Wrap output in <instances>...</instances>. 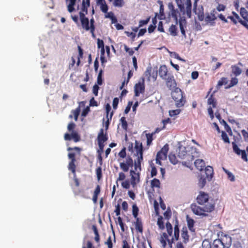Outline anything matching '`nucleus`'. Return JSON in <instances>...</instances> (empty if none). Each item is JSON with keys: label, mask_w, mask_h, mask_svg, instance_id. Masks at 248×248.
Segmentation results:
<instances>
[{"label": "nucleus", "mask_w": 248, "mask_h": 248, "mask_svg": "<svg viewBox=\"0 0 248 248\" xmlns=\"http://www.w3.org/2000/svg\"><path fill=\"white\" fill-rule=\"evenodd\" d=\"M196 200L197 202L202 206H198L195 203L190 205V208L195 215L206 217L207 216L208 213L215 210V204L212 200L210 201L208 194L201 191Z\"/></svg>", "instance_id": "nucleus-1"}, {"label": "nucleus", "mask_w": 248, "mask_h": 248, "mask_svg": "<svg viewBox=\"0 0 248 248\" xmlns=\"http://www.w3.org/2000/svg\"><path fill=\"white\" fill-rule=\"evenodd\" d=\"M166 232L160 234L159 241L161 244L162 248H166L167 243L170 248H172V244L174 241H178L180 236V230L179 221L176 219L174 226V233L172 236L173 228L171 223L168 221L166 223Z\"/></svg>", "instance_id": "nucleus-2"}, {"label": "nucleus", "mask_w": 248, "mask_h": 248, "mask_svg": "<svg viewBox=\"0 0 248 248\" xmlns=\"http://www.w3.org/2000/svg\"><path fill=\"white\" fill-rule=\"evenodd\" d=\"M199 154L196 147L187 146L179 147L178 156L181 159H186L187 163H189L192 162L195 157H197Z\"/></svg>", "instance_id": "nucleus-3"}, {"label": "nucleus", "mask_w": 248, "mask_h": 248, "mask_svg": "<svg viewBox=\"0 0 248 248\" xmlns=\"http://www.w3.org/2000/svg\"><path fill=\"white\" fill-rule=\"evenodd\" d=\"M79 19L81 23V27L83 29L86 31H90L92 36L95 37L94 31L95 27L94 25V20L93 18L90 19V21L88 17L85 16L84 13H79Z\"/></svg>", "instance_id": "nucleus-4"}, {"label": "nucleus", "mask_w": 248, "mask_h": 248, "mask_svg": "<svg viewBox=\"0 0 248 248\" xmlns=\"http://www.w3.org/2000/svg\"><path fill=\"white\" fill-rule=\"evenodd\" d=\"M172 99L175 101V105L177 108H181L184 106L186 100L183 96L182 91L179 88H175L171 92Z\"/></svg>", "instance_id": "nucleus-5"}, {"label": "nucleus", "mask_w": 248, "mask_h": 248, "mask_svg": "<svg viewBox=\"0 0 248 248\" xmlns=\"http://www.w3.org/2000/svg\"><path fill=\"white\" fill-rule=\"evenodd\" d=\"M76 127V124L71 122L69 123L67 126V129L69 132H71V134L69 133H65L64 136V139L65 140H73L74 142H77L80 140L81 138L78 133L74 131V129Z\"/></svg>", "instance_id": "nucleus-6"}, {"label": "nucleus", "mask_w": 248, "mask_h": 248, "mask_svg": "<svg viewBox=\"0 0 248 248\" xmlns=\"http://www.w3.org/2000/svg\"><path fill=\"white\" fill-rule=\"evenodd\" d=\"M169 149V145L166 144L161 150L157 152L155 159L156 164L162 165L161 161L166 159Z\"/></svg>", "instance_id": "nucleus-7"}, {"label": "nucleus", "mask_w": 248, "mask_h": 248, "mask_svg": "<svg viewBox=\"0 0 248 248\" xmlns=\"http://www.w3.org/2000/svg\"><path fill=\"white\" fill-rule=\"evenodd\" d=\"M145 91L144 80L143 79L142 82H139L134 86V95L139 96L140 93H143Z\"/></svg>", "instance_id": "nucleus-8"}, {"label": "nucleus", "mask_w": 248, "mask_h": 248, "mask_svg": "<svg viewBox=\"0 0 248 248\" xmlns=\"http://www.w3.org/2000/svg\"><path fill=\"white\" fill-rule=\"evenodd\" d=\"M133 166V161L130 156H128L126 159L125 162H120V167L124 171L127 172L128 171L130 167H132Z\"/></svg>", "instance_id": "nucleus-9"}, {"label": "nucleus", "mask_w": 248, "mask_h": 248, "mask_svg": "<svg viewBox=\"0 0 248 248\" xmlns=\"http://www.w3.org/2000/svg\"><path fill=\"white\" fill-rule=\"evenodd\" d=\"M234 152L237 155H241V158L245 161H248L247 155L245 150H240L234 142H232Z\"/></svg>", "instance_id": "nucleus-10"}, {"label": "nucleus", "mask_w": 248, "mask_h": 248, "mask_svg": "<svg viewBox=\"0 0 248 248\" xmlns=\"http://www.w3.org/2000/svg\"><path fill=\"white\" fill-rule=\"evenodd\" d=\"M234 152L237 155H241V158L245 161H248L247 155L245 150H240L234 142H232Z\"/></svg>", "instance_id": "nucleus-11"}, {"label": "nucleus", "mask_w": 248, "mask_h": 248, "mask_svg": "<svg viewBox=\"0 0 248 248\" xmlns=\"http://www.w3.org/2000/svg\"><path fill=\"white\" fill-rule=\"evenodd\" d=\"M164 79L166 80V86L170 90H172L173 89L177 88V84L173 75H169L166 78Z\"/></svg>", "instance_id": "nucleus-12"}, {"label": "nucleus", "mask_w": 248, "mask_h": 248, "mask_svg": "<svg viewBox=\"0 0 248 248\" xmlns=\"http://www.w3.org/2000/svg\"><path fill=\"white\" fill-rule=\"evenodd\" d=\"M130 175L131 176V184L133 187H134L137 183H139L140 181V172H136V171L131 170L130 171Z\"/></svg>", "instance_id": "nucleus-13"}, {"label": "nucleus", "mask_w": 248, "mask_h": 248, "mask_svg": "<svg viewBox=\"0 0 248 248\" xmlns=\"http://www.w3.org/2000/svg\"><path fill=\"white\" fill-rule=\"evenodd\" d=\"M108 137L107 133H104V130L103 128L100 129L97 136L98 143H104L108 140Z\"/></svg>", "instance_id": "nucleus-14"}, {"label": "nucleus", "mask_w": 248, "mask_h": 248, "mask_svg": "<svg viewBox=\"0 0 248 248\" xmlns=\"http://www.w3.org/2000/svg\"><path fill=\"white\" fill-rule=\"evenodd\" d=\"M181 234L183 243L184 244L187 243L189 240V235H188L187 228L186 226L183 227Z\"/></svg>", "instance_id": "nucleus-15"}, {"label": "nucleus", "mask_w": 248, "mask_h": 248, "mask_svg": "<svg viewBox=\"0 0 248 248\" xmlns=\"http://www.w3.org/2000/svg\"><path fill=\"white\" fill-rule=\"evenodd\" d=\"M219 240L227 248H229L232 244V238L228 235H224Z\"/></svg>", "instance_id": "nucleus-16"}, {"label": "nucleus", "mask_w": 248, "mask_h": 248, "mask_svg": "<svg viewBox=\"0 0 248 248\" xmlns=\"http://www.w3.org/2000/svg\"><path fill=\"white\" fill-rule=\"evenodd\" d=\"M217 19L214 11L211 12L210 14H208L205 17V21L207 23H210V25L214 26L215 25L214 21Z\"/></svg>", "instance_id": "nucleus-17"}, {"label": "nucleus", "mask_w": 248, "mask_h": 248, "mask_svg": "<svg viewBox=\"0 0 248 248\" xmlns=\"http://www.w3.org/2000/svg\"><path fill=\"white\" fill-rule=\"evenodd\" d=\"M159 75L162 79H165L168 77V70L166 65L160 66L159 69Z\"/></svg>", "instance_id": "nucleus-18"}, {"label": "nucleus", "mask_w": 248, "mask_h": 248, "mask_svg": "<svg viewBox=\"0 0 248 248\" xmlns=\"http://www.w3.org/2000/svg\"><path fill=\"white\" fill-rule=\"evenodd\" d=\"M187 225L189 230L191 232H194L195 229L194 228L195 221L193 219L190 218L188 215L186 217Z\"/></svg>", "instance_id": "nucleus-19"}, {"label": "nucleus", "mask_w": 248, "mask_h": 248, "mask_svg": "<svg viewBox=\"0 0 248 248\" xmlns=\"http://www.w3.org/2000/svg\"><path fill=\"white\" fill-rule=\"evenodd\" d=\"M90 0H82L81 11L79 14L84 13L86 15L88 14V7L90 6Z\"/></svg>", "instance_id": "nucleus-20"}, {"label": "nucleus", "mask_w": 248, "mask_h": 248, "mask_svg": "<svg viewBox=\"0 0 248 248\" xmlns=\"http://www.w3.org/2000/svg\"><path fill=\"white\" fill-rule=\"evenodd\" d=\"M135 149L136 155H143V147L141 143L136 140Z\"/></svg>", "instance_id": "nucleus-21"}, {"label": "nucleus", "mask_w": 248, "mask_h": 248, "mask_svg": "<svg viewBox=\"0 0 248 248\" xmlns=\"http://www.w3.org/2000/svg\"><path fill=\"white\" fill-rule=\"evenodd\" d=\"M205 173L206 178L208 181H210L213 175V168L211 166H207L205 168Z\"/></svg>", "instance_id": "nucleus-22"}, {"label": "nucleus", "mask_w": 248, "mask_h": 248, "mask_svg": "<svg viewBox=\"0 0 248 248\" xmlns=\"http://www.w3.org/2000/svg\"><path fill=\"white\" fill-rule=\"evenodd\" d=\"M196 168L199 170H202L205 168V162L202 159H197L194 162Z\"/></svg>", "instance_id": "nucleus-23"}, {"label": "nucleus", "mask_w": 248, "mask_h": 248, "mask_svg": "<svg viewBox=\"0 0 248 248\" xmlns=\"http://www.w3.org/2000/svg\"><path fill=\"white\" fill-rule=\"evenodd\" d=\"M186 11L187 16L190 18L191 16L192 3L191 0H186Z\"/></svg>", "instance_id": "nucleus-24"}, {"label": "nucleus", "mask_w": 248, "mask_h": 248, "mask_svg": "<svg viewBox=\"0 0 248 248\" xmlns=\"http://www.w3.org/2000/svg\"><path fill=\"white\" fill-rule=\"evenodd\" d=\"M136 221L135 222V227L137 231L142 233L143 232V225L141 219L139 218H136Z\"/></svg>", "instance_id": "nucleus-25"}, {"label": "nucleus", "mask_w": 248, "mask_h": 248, "mask_svg": "<svg viewBox=\"0 0 248 248\" xmlns=\"http://www.w3.org/2000/svg\"><path fill=\"white\" fill-rule=\"evenodd\" d=\"M100 191H101L100 186L99 185H97V186L95 187V189L94 191L93 195V196L92 200H93V201L94 203H96V202H97L98 196L99 193H100Z\"/></svg>", "instance_id": "nucleus-26"}, {"label": "nucleus", "mask_w": 248, "mask_h": 248, "mask_svg": "<svg viewBox=\"0 0 248 248\" xmlns=\"http://www.w3.org/2000/svg\"><path fill=\"white\" fill-rule=\"evenodd\" d=\"M232 72L236 77L242 73V69L237 65H232L231 66Z\"/></svg>", "instance_id": "nucleus-27"}, {"label": "nucleus", "mask_w": 248, "mask_h": 248, "mask_svg": "<svg viewBox=\"0 0 248 248\" xmlns=\"http://www.w3.org/2000/svg\"><path fill=\"white\" fill-rule=\"evenodd\" d=\"M207 103L209 105H211L212 108H216L217 105V102L216 99L214 97L213 94H211L208 99Z\"/></svg>", "instance_id": "nucleus-28"}, {"label": "nucleus", "mask_w": 248, "mask_h": 248, "mask_svg": "<svg viewBox=\"0 0 248 248\" xmlns=\"http://www.w3.org/2000/svg\"><path fill=\"white\" fill-rule=\"evenodd\" d=\"M69 2L68 5L67 6L68 11L71 13L73 12L75 10L74 6L76 4V2L77 0H66Z\"/></svg>", "instance_id": "nucleus-29"}, {"label": "nucleus", "mask_w": 248, "mask_h": 248, "mask_svg": "<svg viewBox=\"0 0 248 248\" xmlns=\"http://www.w3.org/2000/svg\"><path fill=\"white\" fill-rule=\"evenodd\" d=\"M213 248H226L222 242L220 241L219 239H216L213 243Z\"/></svg>", "instance_id": "nucleus-30"}, {"label": "nucleus", "mask_w": 248, "mask_h": 248, "mask_svg": "<svg viewBox=\"0 0 248 248\" xmlns=\"http://www.w3.org/2000/svg\"><path fill=\"white\" fill-rule=\"evenodd\" d=\"M171 7H172V9H171V16L173 18L177 24L178 23V14L179 12L177 10L174 9L173 5H171Z\"/></svg>", "instance_id": "nucleus-31"}, {"label": "nucleus", "mask_w": 248, "mask_h": 248, "mask_svg": "<svg viewBox=\"0 0 248 248\" xmlns=\"http://www.w3.org/2000/svg\"><path fill=\"white\" fill-rule=\"evenodd\" d=\"M157 225L160 230H163L165 228L163 217L160 216L157 219Z\"/></svg>", "instance_id": "nucleus-32"}, {"label": "nucleus", "mask_w": 248, "mask_h": 248, "mask_svg": "<svg viewBox=\"0 0 248 248\" xmlns=\"http://www.w3.org/2000/svg\"><path fill=\"white\" fill-rule=\"evenodd\" d=\"M160 186V181L154 178L153 179L151 182V186L152 188H159Z\"/></svg>", "instance_id": "nucleus-33"}, {"label": "nucleus", "mask_w": 248, "mask_h": 248, "mask_svg": "<svg viewBox=\"0 0 248 248\" xmlns=\"http://www.w3.org/2000/svg\"><path fill=\"white\" fill-rule=\"evenodd\" d=\"M186 23V21L185 19H181L179 21V25L180 29L181 30V32L183 35L186 36V32L184 28L183 24H185Z\"/></svg>", "instance_id": "nucleus-34"}, {"label": "nucleus", "mask_w": 248, "mask_h": 248, "mask_svg": "<svg viewBox=\"0 0 248 248\" xmlns=\"http://www.w3.org/2000/svg\"><path fill=\"white\" fill-rule=\"evenodd\" d=\"M169 31L170 34L171 35H172L173 36H175L177 35V28L176 26V25H171L170 26V27Z\"/></svg>", "instance_id": "nucleus-35"}, {"label": "nucleus", "mask_w": 248, "mask_h": 248, "mask_svg": "<svg viewBox=\"0 0 248 248\" xmlns=\"http://www.w3.org/2000/svg\"><path fill=\"white\" fill-rule=\"evenodd\" d=\"M157 18L159 19L162 20L165 18V14L164 13V6L163 4H161L159 8V14H157Z\"/></svg>", "instance_id": "nucleus-36"}, {"label": "nucleus", "mask_w": 248, "mask_h": 248, "mask_svg": "<svg viewBox=\"0 0 248 248\" xmlns=\"http://www.w3.org/2000/svg\"><path fill=\"white\" fill-rule=\"evenodd\" d=\"M80 112V108L79 107H78L74 110H72L71 113L73 114L75 120L77 121L78 120V116Z\"/></svg>", "instance_id": "nucleus-37"}, {"label": "nucleus", "mask_w": 248, "mask_h": 248, "mask_svg": "<svg viewBox=\"0 0 248 248\" xmlns=\"http://www.w3.org/2000/svg\"><path fill=\"white\" fill-rule=\"evenodd\" d=\"M75 162V161H71L68 165V169L72 172L74 175H75L76 174V168Z\"/></svg>", "instance_id": "nucleus-38"}, {"label": "nucleus", "mask_w": 248, "mask_h": 248, "mask_svg": "<svg viewBox=\"0 0 248 248\" xmlns=\"http://www.w3.org/2000/svg\"><path fill=\"white\" fill-rule=\"evenodd\" d=\"M120 122L121 124L122 127L123 129L126 130L127 129L128 124L124 117H122L120 119Z\"/></svg>", "instance_id": "nucleus-39"}, {"label": "nucleus", "mask_w": 248, "mask_h": 248, "mask_svg": "<svg viewBox=\"0 0 248 248\" xmlns=\"http://www.w3.org/2000/svg\"><path fill=\"white\" fill-rule=\"evenodd\" d=\"M206 179L207 178L206 177H204V176H201L199 179L198 185L201 188H202L204 186L206 183Z\"/></svg>", "instance_id": "nucleus-40"}, {"label": "nucleus", "mask_w": 248, "mask_h": 248, "mask_svg": "<svg viewBox=\"0 0 248 248\" xmlns=\"http://www.w3.org/2000/svg\"><path fill=\"white\" fill-rule=\"evenodd\" d=\"M155 134V133H148L146 134L147 138V145L150 146L153 140V136Z\"/></svg>", "instance_id": "nucleus-41"}, {"label": "nucleus", "mask_w": 248, "mask_h": 248, "mask_svg": "<svg viewBox=\"0 0 248 248\" xmlns=\"http://www.w3.org/2000/svg\"><path fill=\"white\" fill-rule=\"evenodd\" d=\"M169 158L170 161L173 164H176L178 162L177 157L174 154H173L172 153L170 154V155H169Z\"/></svg>", "instance_id": "nucleus-42"}, {"label": "nucleus", "mask_w": 248, "mask_h": 248, "mask_svg": "<svg viewBox=\"0 0 248 248\" xmlns=\"http://www.w3.org/2000/svg\"><path fill=\"white\" fill-rule=\"evenodd\" d=\"M223 170L227 174L228 179L232 182H233L235 180L234 176L232 174V172L223 168Z\"/></svg>", "instance_id": "nucleus-43"}, {"label": "nucleus", "mask_w": 248, "mask_h": 248, "mask_svg": "<svg viewBox=\"0 0 248 248\" xmlns=\"http://www.w3.org/2000/svg\"><path fill=\"white\" fill-rule=\"evenodd\" d=\"M175 1L180 10L182 12H184L185 6L183 3L182 0H175Z\"/></svg>", "instance_id": "nucleus-44"}, {"label": "nucleus", "mask_w": 248, "mask_h": 248, "mask_svg": "<svg viewBox=\"0 0 248 248\" xmlns=\"http://www.w3.org/2000/svg\"><path fill=\"white\" fill-rule=\"evenodd\" d=\"M139 212V208L136 204H133L132 206V214L135 218H137Z\"/></svg>", "instance_id": "nucleus-45"}, {"label": "nucleus", "mask_w": 248, "mask_h": 248, "mask_svg": "<svg viewBox=\"0 0 248 248\" xmlns=\"http://www.w3.org/2000/svg\"><path fill=\"white\" fill-rule=\"evenodd\" d=\"M151 17L148 16L145 20H140L139 21V27H142L144 25H145L148 23V22L150 21Z\"/></svg>", "instance_id": "nucleus-46"}, {"label": "nucleus", "mask_w": 248, "mask_h": 248, "mask_svg": "<svg viewBox=\"0 0 248 248\" xmlns=\"http://www.w3.org/2000/svg\"><path fill=\"white\" fill-rule=\"evenodd\" d=\"M221 137H222V139L223 140L224 142L230 143L229 138L225 132L222 131Z\"/></svg>", "instance_id": "nucleus-47"}, {"label": "nucleus", "mask_w": 248, "mask_h": 248, "mask_svg": "<svg viewBox=\"0 0 248 248\" xmlns=\"http://www.w3.org/2000/svg\"><path fill=\"white\" fill-rule=\"evenodd\" d=\"M103 73V70L100 69L99 72V74L97 76V83L98 85H101L102 84V75Z\"/></svg>", "instance_id": "nucleus-48"}, {"label": "nucleus", "mask_w": 248, "mask_h": 248, "mask_svg": "<svg viewBox=\"0 0 248 248\" xmlns=\"http://www.w3.org/2000/svg\"><path fill=\"white\" fill-rule=\"evenodd\" d=\"M78 61L77 62V65H78L80 63V59L82 58L83 52V50L80 46H78Z\"/></svg>", "instance_id": "nucleus-49"}, {"label": "nucleus", "mask_w": 248, "mask_h": 248, "mask_svg": "<svg viewBox=\"0 0 248 248\" xmlns=\"http://www.w3.org/2000/svg\"><path fill=\"white\" fill-rule=\"evenodd\" d=\"M165 218L169 220L171 216V212L170 208H168L164 213Z\"/></svg>", "instance_id": "nucleus-50"}, {"label": "nucleus", "mask_w": 248, "mask_h": 248, "mask_svg": "<svg viewBox=\"0 0 248 248\" xmlns=\"http://www.w3.org/2000/svg\"><path fill=\"white\" fill-rule=\"evenodd\" d=\"M105 244L108 246V248H113L112 240L110 235L108 238V239Z\"/></svg>", "instance_id": "nucleus-51"}, {"label": "nucleus", "mask_w": 248, "mask_h": 248, "mask_svg": "<svg viewBox=\"0 0 248 248\" xmlns=\"http://www.w3.org/2000/svg\"><path fill=\"white\" fill-rule=\"evenodd\" d=\"M100 6L101 10L104 13H107L108 10V6L106 4V2L101 4L99 5Z\"/></svg>", "instance_id": "nucleus-52"}, {"label": "nucleus", "mask_w": 248, "mask_h": 248, "mask_svg": "<svg viewBox=\"0 0 248 248\" xmlns=\"http://www.w3.org/2000/svg\"><path fill=\"white\" fill-rule=\"evenodd\" d=\"M96 174L97 175V178L98 180H100L101 178L102 175V169L100 167H98L96 169Z\"/></svg>", "instance_id": "nucleus-53"}, {"label": "nucleus", "mask_w": 248, "mask_h": 248, "mask_svg": "<svg viewBox=\"0 0 248 248\" xmlns=\"http://www.w3.org/2000/svg\"><path fill=\"white\" fill-rule=\"evenodd\" d=\"M227 79L226 78H222L217 83V85L221 86L223 85H226L227 83Z\"/></svg>", "instance_id": "nucleus-54"}, {"label": "nucleus", "mask_w": 248, "mask_h": 248, "mask_svg": "<svg viewBox=\"0 0 248 248\" xmlns=\"http://www.w3.org/2000/svg\"><path fill=\"white\" fill-rule=\"evenodd\" d=\"M118 155L120 157L124 158L126 156V149L125 147H124L121 151L119 153Z\"/></svg>", "instance_id": "nucleus-55"}, {"label": "nucleus", "mask_w": 248, "mask_h": 248, "mask_svg": "<svg viewBox=\"0 0 248 248\" xmlns=\"http://www.w3.org/2000/svg\"><path fill=\"white\" fill-rule=\"evenodd\" d=\"M124 3L123 0H114L113 5L117 7H122Z\"/></svg>", "instance_id": "nucleus-56"}, {"label": "nucleus", "mask_w": 248, "mask_h": 248, "mask_svg": "<svg viewBox=\"0 0 248 248\" xmlns=\"http://www.w3.org/2000/svg\"><path fill=\"white\" fill-rule=\"evenodd\" d=\"M71 18L73 21L77 24L78 26L80 25V22L79 21L78 17L77 15H71Z\"/></svg>", "instance_id": "nucleus-57"}, {"label": "nucleus", "mask_w": 248, "mask_h": 248, "mask_svg": "<svg viewBox=\"0 0 248 248\" xmlns=\"http://www.w3.org/2000/svg\"><path fill=\"white\" fill-rule=\"evenodd\" d=\"M132 104H133L132 101H129L128 102V104H127V106L126 107L124 111L125 114H127L130 111L131 107L132 105Z\"/></svg>", "instance_id": "nucleus-58"}, {"label": "nucleus", "mask_w": 248, "mask_h": 248, "mask_svg": "<svg viewBox=\"0 0 248 248\" xmlns=\"http://www.w3.org/2000/svg\"><path fill=\"white\" fill-rule=\"evenodd\" d=\"M124 50L129 53L130 56H132L134 53V51L132 48H129L126 45L124 46Z\"/></svg>", "instance_id": "nucleus-59"}, {"label": "nucleus", "mask_w": 248, "mask_h": 248, "mask_svg": "<svg viewBox=\"0 0 248 248\" xmlns=\"http://www.w3.org/2000/svg\"><path fill=\"white\" fill-rule=\"evenodd\" d=\"M238 79L236 78H232L229 85V87H232L238 83Z\"/></svg>", "instance_id": "nucleus-60"}, {"label": "nucleus", "mask_w": 248, "mask_h": 248, "mask_svg": "<svg viewBox=\"0 0 248 248\" xmlns=\"http://www.w3.org/2000/svg\"><path fill=\"white\" fill-rule=\"evenodd\" d=\"M119 103V99L117 97H115L113 99L112 106L114 109H116L117 108L118 104Z\"/></svg>", "instance_id": "nucleus-61"}, {"label": "nucleus", "mask_w": 248, "mask_h": 248, "mask_svg": "<svg viewBox=\"0 0 248 248\" xmlns=\"http://www.w3.org/2000/svg\"><path fill=\"white\" fill-rule=\"evenodd\" d=\"M157 174V170L155 166H153L152 167L151 171V176L152 177L156 176Z\"/></svg>", "instance_id": "nucleus-62"}, {"label": "nucleus", "mask_w": 248, "mask_h": 248, "mask_svg": "<svg viewBox=\"0 0 248 248\" xmlns=\"http://www.w3.org/2000/svg\"><path fill=\"white\" fill-rule=\"evenodd\" d=\"M122 186L126 189H128L130 187V183L128 180H125L122 182Z\"/></svg>", "instance_id": "nucleus-63"}, {"label": "nucleus", "mask_w": 248, "mask_h": 248, "mask_svg": "<svg viewBox=\"0 0 248 248\" xmlns=\"http://www.w3.org/2000/svg\"><path fill=\"white\" fill-rule=\"evenodd\" d=\"M97 47L99 48H104V42L101 39H97Z\"/></svg>", "instance_id": "nucleus-64"}]
</instances>
